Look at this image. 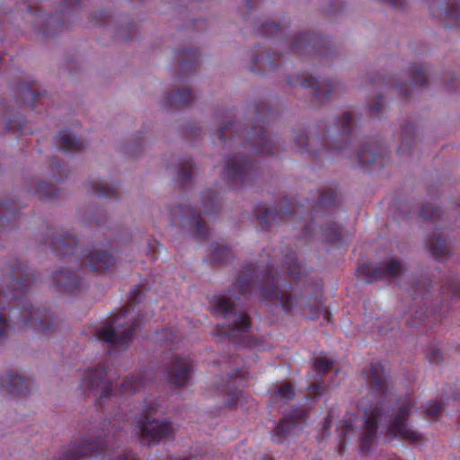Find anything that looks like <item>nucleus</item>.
<instances>
[{
  "label": "nucleus",
  "mask_w": 460,
  "mask_h": 460,
  "mask_svg": "<svg viewBox=\"0 0 460 460\" xmlns=\"http://www.w3.org/2000/svg\"><path fill=\"white\" fill-rule=\"evenodd\" d=\"M402 264L399 260H393L386 264L374 266L364 263L357 270L358 278L364 279L366 283H372L382 279H394L402 271Z\"/></svg>",
  "instance_id": "obj_14"
},
{
  "label": "nucleus",
  "mask_w": 460,
  "mask_h": 460,
  "mask_svg": "<svg viewBox=\"0 0 460 460\" xmlns=\"http://www.w3.org/2000/svg\"><path fill=\"white\" fill-rule=\"evenodd\" d=\"M171 225H178L189 232L193 237L206 239L208 229L200 217L191 207L177 206L169 208Z\"/></svg>",
  "instance_id": "obj_12"
},
{
  "label": "nucleus",
  "mask_w": 460,
  "mask_h": 460,
  "mask_svg": "<svg viewBox=\"0 0 460 460\" xmlns=\"http://www.w3.org/2000/svg\"><path fill=\"white\" fill-rule=\"evenodd\" d=\"M21 314L22 315H20V312L17 310H13L12 313L13 321L15 323H22L21 327H30L42 332H46L49 330V326L45 325L42 320L34 318V314H32L31 310L24 309Z\"/></svg>",
  "instance_id": "obj_25"
},
{
  "label": "nucleus",
  "mask_w": 460,
  "mask_h": 460,
  "mask_svg": "<svg viewBox=\"0 0 460 460\" xmlns=\"http://www.w3.org/2000/svg\"><path fill=\"white\" fill-rule=\"evenodd\" d=\"M193 372V361L189 356H174L165 370L171 386L181 387L187 384Z\"/></svg>",
  "instance_id": "obj_16"
},
{
  "label": "nucleus",
  "mask_w": 460,
  "mask_h": 460,
  "mask_svg": "<svg viewBox=\"0 0 460 460\" xmlns=\"http://www.w3.org/2000/svg\"><path fill=\"white\" fill-rule=\"evenodd\" d=\"M120 429L112 425L107 431L91 429L76 442L71 443L59 460H87L102 456L107 460H139L132 453L117 446Z\"/></svg>",
  "instance_id": "obj_4"
},
{
  "label": "nucleus",
  "mask_w": 460,
  "mask_h": 460,
  "mask_svg": "<svg viewBox=\"0 0 460 460\" xmlns=\"http://www.w3.org/2000/svg\"><path fill=\"white\" fill-rule=\"evenodd\" d=\"M331 420H332V416L331 414L329 413L326 417V420H325V424H324V428L326 429L330 423H331Z\"/></svg>",
  "instance_id": "obj_58"
},
{
  "label": "nucleus",
  "mask_w": 460,
  "mask_h": 460,
  "mask_svg": "<svg viewBox=\"0 0 460 460\" xmlns=\"http://www.w3.org/2000/svg\"><path fill=\"white\" fill-rule=\"evenodd\" d=\"M218 138L226 145L227 141H233L240 136L234 121H229L227 124L220 127L217 130Z\"/></svg>",
  "instance_id": "obj_41"
},
{
  "label": "nucleus",
  "mask_w": 460,
  "mask_h": 460,
  "mask_svg": "<svg viewBox=\"0 0 460 460\" xmlns=\"http://www.w3.org/2000/svg\"><path fill=\"white\" fill-rule=\"evenodd\" d=\"M194 164L191 158H182L178 170L179 180L184 183L191 182Z\"/></svg>",
  "instance_id": "obj_42"
},
{
  "label": "nucleus",
  "mask_w": 460,
  "mask_h": 460,
  "mask_svg": "<svg viewBox=\"0 0 460 460\" xmlns=\"http://www.w3.org/2000/svg\"><path fill=\"white\" fill-rule=\"evenodd\" d=\"M358 160L361 167H367L373 164L383 166V161L386 155V148L379 139H374L364 143L358 151Z\"/></svg>",
  "instance_id": "obj_19"
},
{
  "label": "nucleus",
  "mask_w": 460,
  "mask_h": 460,
  "mask_svg": "<svg viewBox=\"0 0 460 460\" xmlns=\"http://www.w3.org/2000/svg\"><path fill=\"white\" fill-rule=\"evenodd\" d=\"M323 42L322 37L310 32L297 34L291 45L290 51L296 54H317Z\"/></svg>",
  "instance_id": "obj_20"
},
{
  "label": "nucleus",
  "mask_w": 460,
  "mask_h": 460,
  "mask_svg": "<svg viewBox=\"0 0 460 460\" xmlns=\"http://www.w3.org/2000/svg\"><path fill=\"white\" fill-rule=\"evenodd\" d=\"M295 396L294 386L291 383L286 382L278 385L270 394L272 404L286 403Z\"/></svg>",
  "instance_id": "obj_32"
},
{
  "label": "nucleus",
  "mask_w": 460,
  "mask_h": 460,
  "mask_svg": "<svg viewBox=\"0 0 460 460\" xmlns=\"http://www.w3.org/2000/svg\"><path fill=\"white\" fill-rule=\"evenodd\" d=\"M355 118L349 111L335 120L334 125L328 128L326 135L320 139V146H310L308 137L304 132L294 130V143L298 152L318 155L325 151L342 152L351 144L354 133Z\"/></svg>",
  "instance_id": "obj_7"
},
{
  "label": "nucleus",
  "mask_w": 460,
  "mask_h": 460,
  "mask_svg": "<svg viewBox=\"0 0 460 460\" xmlns=\"http://www.w3.org/2000/svg\"><path fill=\"white\" fill-rule=\"evenodd\" d=\"M257 31L261 36L269 37L271 39H279L284 35L283 28L275 22L262 23L257 29Z\"/></svg>",
  "instance_id": "obj_40"
},
{
  "label": "nucleus",
  "mask_w": 460,
  "mask_h": 460,
  "mask_svg": "<svg viewBox=\"0 0 460 460\" xmlns=\"http://www.w3.org/2000/svg\"><path fill=\"white\" fill-rule=\"evenodd\" d=\"M406 87H407V84H398L397 85V88H398L400 93L402 95H403V96H408L409 95V90L406 89Z\"/></svg>",
  "instance_id": "obj_56"
},
{
  "label": "nucleus",
  "mask_w": 460,
  "mask_h": 460,
  "mask_svg": "<svg viewBox=\"0 0 460 460\" xmlns=\"http://www.w3.org/2000/svg\"><path fill=\"white\" fill-rule=\"evenodd\" d=\"M279 285L287 288L286 284L280 282V273L273 270L272 260H269L265 265L245 269L233 284V291L248 297L252 288L256 287L263 300L276 304L284 313L288 314L297 306L298 296H293L290 290L280 288Z\"/></svg>",
  "instance_id": "obj_3"
},
{
  "label": "nucleus",
  "mask_w": 460,
  "mask_h": 460,
  "mask_svg": "<svg viewBox=\"0 0 460 460\" xmlns=\"http://www.w3.org/2000/svg\"><path fill=\"white\" fill-rule=\"evenodd\" d=\"M59 293L65 291L74 294L82 286V279L75 272L59 268Z\"/></svg>",
  "instance_id": "obj_24"
},
{
  "label": "nucleus",
  "mask_w": 460,
  "mask_h": 460,
  "mask_svg": "<svg viewBox=\"0 0 460 460\" xmlns=\"http://www.w3.org/2000/svg\"><path fill=\"white\" fill-rule=\"evenodd\" d=\"M322 289L317 288L314 296L305 297L301 306L303 314L310 320L316 319L323 309Z\"/></svg>",
  "instance_id": "obj_22"
},
{
  "label": "nucleus",
  "mask_w": 460,
  "mask_h": 460,
  "mask_svg": "<svg viewBox=\"0 0 460 460\" xmlns=\"http://www.w3.org/2000/svg\"><path fill=\"white\" fill-rule=\"evenodd\" d=\"M211 309L215 316L226 321L223 324H217L214 333L217 342L226 340L234 345L251 349H265L261 338L247 335L252 326L250 316L246 313L237 312L229 298L224 296L216 298L211 305Z\"/></svg>",
  "instance_id": "obj_5"
},
{
  "label": "nucleus",
  "mask_w": 460,
  "mask_h": 460,
  "mask_svg": "<svg viewBox=\"0 0 460 460\" xmlns=\"http://www.w3.org/2000/svg\"><path fill=\"white\" fill-rule=\"evenodd\" d=\"M245 2H246V6H247L248 9L251 10V9H252L254 7L252 0H245Z\"/></svg>",
  "instance_id": "obj_59"
},
{
  "label": "nucleus",
  "mask_w": 460,
  "mask_h": 460,
  "mask_svg": "<svg viewBox=\"0 0 460 460\" xmlns=\"http://www.w3.org/2000/svg\"><path fill=\"white\" fill-rule=\"evenodd\" d=\"M180 69L183 73L192 72L199 66V53L197 49H182L178 52Z\"/></svg>",
  "instance_id": "obj_27"
},
{
  "label": "nucleus",
  "mask_w": 460,
  "mask_h": 460,
  "mask_svg": "<svg viewBox=\"0 0 460 460\" xmlns=\"http://www.w3.org/2000/svg\"><path fill=\"white\" fill-rule=\"evenodd\" d=\"M150 373L138 372L127 377L119 385L114 387L111 380L107 379L105 364H99L96 367L89 368L83 376L81 387L84 393L100 391L98 405L102 407L107 402L112 400L117 393L120 395H130L145 389L149 384Z\"/></svg>",
  "instance_id": "obj_6"
},
{
  "label": "nucleus",
  "mask_w": 460,
  "mask_h": 460,
  "mask_svg": "<svg viewBox=\"0 0 460 460\" xmlns=\"http://www.w3.org/2000/svg\"><path fill=\"white\" fill-rule=\"evenodd\" d=\"M344 428H345V430H344V431H346V430H348V429H351V425H350V423H346V424H345V426H344Z\"/></svg>",
  "instance_id": "obj_61"
},
{
  "label": "nucleus",
  "mask_w": 460,
  "mask_h": 460,
  "mask_svg": "<svg viewBox=\"0 0 460 460\" xmlns=\"http://www.w3.org/2000/svg\"><path fill=\"white\" fill-rule=\"evenodd\" d=\"M255 113L259 122L252 127L251 130L246 133V139L243 143V147L252 155H273L277 152L279 144L275 140V137L268 132L265 122L274 116L273 109L265 102H261L255 108Z\"/></svg>",
  "instance_id": "obj_9"
},
{
  "label": "nucleus",
  "mask_w": 460,
  "mask_h": 460,
  "mask_svg": "<svg viewBox=\"0 0 460 460\" xmlns=\"http://www.w3.org/2000/svg\"><path fill=\"white\" fill-rule=\"evenodd\" d=\"M83 263L93 271L102 272L112 267L115 260L107 252L95 250L84 253Z\"/></svg>",
  "instance_id": "obj_21"
},
{
  "label": "nucleus",
  "mask_w": 460,
  "mask_h": 460,
  "mask_svg": "<svg viewBox=\"0 0 460 460\" xmlns=\"http://www.w3.org/2000/svg\"><path fill=\"white\" fill-rule=\"evenodd\" d=\"M84 146V142L79 140L72 132L59 130V150L81 151Z\"/></svg>",
  "instance_id": "obj_31"
},
{
  "label": "nucleus",
  "mask_w": 460,
  "mask_h": 460,
  "mask_svg": "<svg viewBox=\"0 0 460 460\" xmlns=\"http://www.w3.org/2000/svg\"><path fill=\"white\" fill-rule=\"evenodd\" d=\"M137 292H139L138 286H135L130 292V299L132 304L137 303Z\"/></svg>",
  "instance_id": "obj_55"
},
{
  "label": "nucleus",
  "mask_w": 460,
  "mask_h": 460,
  "mask_svg": "<svg viewBox=\"0 0 460 460\" xmlns=\"http://www.w3.org/2000/svg\"><path fill=\"white\" fill-rule=\"evenodd\" d=\"M440 291L442 295L460 298V279L458 276L448 277L446 283L440 286Z\"/></svg>",
  "instance_id": "obj_39"
},
{
  "label": "nucleus",
  "mask_w": 460,
  "mask_h": 460,
  "mask_svg": "<svg viewBox=\"0 0 460 460\" xmlns=\"http://www.w3.org/2000/svg\"><path fill=\"white\" fill-rule=\"evenodd\" d=\"M258 175L254 162L243 155H233L226 159L223 179L234 187H243L253 182Z\"/></svg>",
  "instance_id": "obj_11"
},
{
  "label": "nucleus",
  "mask_w": 460,
  "mask_h": 460,
  "mask_svg": "<svg viewBox=\"0 0 460 460\" xmlns=\"http://www.w3.org/2000/svg\"><path fill=\"white\" fill-rule=\"evenodd\" d=\"M58 168H59V181H61L62 180V171H63V168H62V164L59 163V165H58Z\"/></svg>",
  "instance_id": "obj_60"
},
{
  "label": "nucleus",
  "mask_w": 460,
  "mask_h": 460,
  "mask_svg": "<svg viewBox=\"0 0 460 460\" xmlns=\"http://www.w3.org/2000/svg\"><path fill=\"white\" fill-rule=\"evenodd\" d=\"M288 83L290 85L299 84L305 89L310 88L312 90L313 96L320 102L327 100L333 92V85L329 80H320L313 77L312 75H296L294 78H289Z\"/></svg>",
  "instance_id": "obj_18"
},
{
  "label": "nucleus",
  "mask_w": 460,
  "mask_h": 460,
  "mask_svg": "<svg viewBox=\"0 0 460 460\" xmlns=\"http://www.w3.org/2000/svg\"><path fill=\"white\" fill-rule=\"evenodd\" d=\"M307 411L304 408L295 407L279 421L271 433V440L281 444L291 434L293 428L305 422Z\"/></svg>",
  "instance_id": "obj_17"
},
{
  "label": "nucleus",
  "mask_w": 460,
  "mask_h": 460,
  "mask_svg": "<svg viewBox=\"0 0 460 460\" xmlns=\"http://www.w3.org/2000/svg\"><path fill=\"white\" fill-rule=\"evenodd\" d=\"M59 261L62 257L72 256L77 251V240L71 234H61L59 233Z\"/></svg>",
  "instance_id": "obj_35"
},
{
  "label": "nucleus",
  "mask_w": 460,
  "mask_h": 460,
  "mask_svg": "<svg viewBox=\"0 0 460 460\" xmlns=\"http://www.w3.org/2000/svg\"><path fill=\"white\" fill-rule=\"evenodd\" d=\"M427 358L430 363L439 364L443 359V351L439 348H432L427 352Z\"/></svg>",
  "instance_id": "obj_49"
},
{
  "label": "nucleus",
  "mask_w": 460,
  "mask_h": 460,
  "mask_svg": "<svg viewBox=\"0 0 460 460\" xmlns=\"http://www.w3.org/2000/svg\"><path fill=\"white\" fill-rule=\"evenodd\" d=\"M426 246L431 255L438 261H444L451 253L446 241L437 234L427 238Z\"/></svg>",
  "instance_id": "obj_23"
},
{
  "label": "nucleus",
  "mask_w": 460,
  "mask_h": 460,
  "mask_svg": "<svg viewBox=\"0 0 460 460\" xmlns=\"http://www.w3.org/2000/svg\"><path fill=\"white\" fill-rule=\"evenodd\" d=\"M270 460H274V459H272V458H270Z\"/></svg>",
  "instance_id": "obj_64"
},
{
  "label": "nucleus",
  "mask_w": 460,
  "mask_h": 460,
  "mask_svg": "<svg viewBox=\"0 0 460 460\" xmlns=\"http://www.w3.org/2000/svg\"><path fill=\"white\" fill-rule=\"evenodd\" d=\"M337 196V185L332 184L317 191L316 201L306 199L302 204L284 197L279 210L259 204L254 208V215L261 230H268L274 223L291 222L296 225V228L302 229L299 239H305L307 243L321 235L326 243L339 248L347 240V234L342 229L335 223H329L319 229L315 224L316 220L335 208Z\"/></svg>",
  "instance_id": "obj_1"
},
{
  "label": "nucleus",
  "mask_w": 460,
  "mask_h": 460,
  "mask_svg": "<svg viewBox=\"0 0 460 460\" xmlns=\"http://www.w3.org/2000/svg\"><path fill=\"white\" fill-rule=\"evenodd\" d=\"M277 56L278 54L273 53H267L266 55H252V67L251 68L252 71L255 70V68H275L279 65L277 64Z\"/></svg>",
  "instance_id": "obj_38"
},
{
  "label": "nucleus",
  "mask_w": 460,
  "mask_h": 460,
  "mask_svg": "<svg viewBox=\"0 0 460 460\" xmlns=\"http://www.w3.org/2000/svg\"><path fill=\"white\" fill-rule=\"evenodd\" d=\"M3 383L11 392L19 394H27L31 387V380L17 373L5 375Z\"/></svg>",
  "instance_id": "obj_26"
},
{
  "label": "nucleus",
  "mask_w": 460,
  "mask_h": 460,
  "mask_svg": "<svg viewBox=\"0 0 460 460\" xmlns=\"http://www.w3.org/2000/svg\"><path fill=\"white\" fill-rule=\"evenodd\" d=\"M160 335H161V339H160L161 341L163 340V338H164L165 341H169L173 346L179 341L177 334L174 332H172V330L163 332Z\"/></svg>",
  "instance_id": "obj_53"
},
{
  "label": "nucleus",
  "mask_w": 460,
  "mask_h": 460,
  "mask_svg": "<svg viewBox=\"0 0 460 460\" xmlns=\"http://www.w3.org/2000/svg\"><path fill=\"white\" fill-rule=\"evenodd\" d=\"M410 69L412 74L411 84L424 87L428 80L426 68L420 65H412Z\"/></svg>",
  "instance_id": "obj_44"
},
{
  "label": "nucleus",
  "mask_w": 460,
  "mask_h": 460,
  "mask_svg": "<svg viewBox=\"0 0 460 460\" xmlns=\"http://www.w3.org/2000/svg\"><path fill=\"white\" fill-rule=\"evenodd\" d=\"M314 367L319 374L325 375L332 368V361L320 357L314 360Z\"/></svg>",
  "instance_id": "obj_47"
},
{
  "label": "nucleus",
  "mask_w": 460,
  "mask_h": 460,
  "mask_svg": "<svg viewBox=\"0 0 460 460\" xmlns=\"http://www.w3.org/2000/svg\"><path fill=\"white\" fill-rule=\"evenodd\" d=\"M202 208L206 215H211L219 208L220 199L214 190H208L201 196Z\"/></svg>",
  "instance_id": "obj_37"
},
{
  "label": "nucleus",
  "mask_w": 460,
  "mask_h": 460,
  "mask_svg": "<svg viewBox=\"0 0 460 460\" xmlns=\"http://www.w3.org/2000/svg\"><path fill=\"white\" fill-rule=\"evenodd\" d=\"M158 404L151 403L143 408L142 415L137 420V428L144 444L157 445L163 438L173 433L172 424L168 419L155 420Z\"/></svg>",
  "instance_id": "obj_10"
},
{
  "label": "nucleus",
  "mask_w": 460,
  "mask_h": 460,
  "mask_svg": "<svg viewBox=\"0 0 460 460\" xmlns=\"http://www.w3.org/2000/svg\"><path fill=\"white\" fill-rule=\"evenodd\" d=\"M323 315H324V319L327 321V322H331V313L325 309L324 312H323Z\"/></svg>",
  "instance_id": "obj_57"
},
{
  "label": "nucleus",
  "mask_w": 460,
  "mask_h": 460,
  "mask_svg": "<svg viewBox=\"0 0 460 460\" xmlns=\"http://www.w3.org/2000/svg\"><path fill=\"white\" fill-rule=\"evenodd\" d=\"M431 288H433V285L430 280H425L423 283L421 280H418L407 290L411 292L412 300L417 301L420 298L427 302L431 293Z\"/></svg>",
  "instance_id": "obj_34"
},
{
  "label": "nucleus",
  "mask_w": 460,
  "mask_h": 460,
  "mask_svg": "<svg viewBox=\"0 0 460 460\" xmlns=\"http://www.w3.org/2000/svg\"><path fill=\"white\" fill-rule=\"evenodd\" d=\"M402 144L399 147L398 152L402 155L404 151V148L407 147L410 142L412 140L415 134V127L413 124H408L402 128Z\"/></svg>",
  "instance_id": "obj_46"
},
{
  "label": "nucleus",
  "mask_w": 460,
  "mask_h": 460,
  "mask_svg": "<svg viewBox=\"0 0 460 460\" xmlns=\"http://www.w3.org/2000/svg\"><path fill=\"white\" fill-rule=\"evenodd\" d=\"M193 100L194 95L190 91H175L168 95L167 104L170 109H181L190 106Z\"/></svg>",
  "instance_id": "obj_29"
},
{
  "label": "nucleus",
  "mask_w": 460,
  "mask_h": 460,
  "mask_svg": "<svg viewBox=\"0 0 460 460\" xmlns=\"http://www.w3.org/2000/svg\"><path fill=\"white\" fill-rule=\"evenodd\" d=\"M383 98L381 95L376 96L375 102L369 106V111L373 115H378L382 110Z\"/></svg>",
  "instance_id": "obj_52"
},
{
  "label": "nucleus",
  "mask_w": 460,
  "mask_h": 460,
  "mask_svg": "<svg viewBox=\"0 0 460 460\" xmlns=\"http://www.w3.org/2000/svg\"><path fill=\"white\" fill-rule=\"evenodd\" d=\"M9 331L10 326L8 325L6 320L2 315H0V343L6 339Z\"/></svg>",
  "instance_id": "obj_51"
},
{
  "label": "nucleus",
  "mask_w": 460,
  "mask_h": 460,
  "mask_svg": "<svg viewBox=\"0 0 460 460\" xmlns=\"http://www.w3.org/2000/svg\"><path fill=\"white\" fill-rule=\"evenodd\" d=\"M232 258V251L226 246H220L218 243H212L209 247V261L211 264H220L227 262Z\"/></svg>",
  "instance_id": "obj_33"
},
{
  "label": "nucleus",
  "mask_w": 460,
  "mask_h": 460,
  "mask_svg": "<svg viewBox=\"0 0 460 460\" xmlns=\"http://www.w3.org/2000/svg\"><path fill=\"white\" fill-rule=\"evenodd\" d=\"M281 270L293 279H299L302 274V269L297 262L296 253L292 250H288L281 258Z\"/></svg>",
  "instance_id": "obj_28"
},
{
  "label": "nucleus",
  "mask_w": 460,
  "mask_h": 460,
  "mask_svg": "<svg viewBox=\"0 0 460 460\" xmlns=\"http://www.w3.org/2000/svg\"><path fill=\"white\" fill-rule=\"evenodd\" d=\"M129 307L123 308L119 314L109 319L95 332L94 337L103 341L113 349H126L136 333L140 331L139 320H135L128 325Z\"/></svg>",
  "instance_id": "obj_8"
},
{
  "label": "nucleus",
  "mask_w": 460,
  "mask_h": 460,
  "mask_svg": "<svg viewBox=\"0 0 460 460\" xmlns=\"http://www.w3.org/2000/svg\"><path fill=\"white\" fill-rule=\"evenodd\" d=\"M446 7L440 10V16L448 21L460 22V0H444Z\"/></svg>",
  "instance_id": "obj_36"
},
{
  "label": "nucleus",
  "mask_w": 460,
  "mask_h": 460,
  "mask_svg": "<svg viewBox=\"0 0 460 460\" xmlns=\"http://www.w3.org/2000/svg\"><path fill=\"white\" fill-rule=\"evenodd\" d=\"M442 410V404L439 402H431L427 404L425 412L429 417L435 418L437 417Z\"/></svg>",
  "instance_id": "obj_50"
},
{
  "label": "nucleus",
  "mask_w": 460,
  "mask_h": 460,
  "mask_svg": "<svg viewBox=\"0 0 460 460\" xmlns=\"http://www.w3.org/2000/svg\"><path fill=\"white\" fill-rule=\"evenodd\" d=\"M362 375L369 385V392L358 403L365 420L359 447L361 451H368L376 439L379 421L390 412L386 404L391 401V394L385 368L380 362L371 363Z\"/></svg>",
  "instance_id": "obj_2"
},
{
  "label": "nucleus",
  "mask_w": 460,
  "mask_h": 460,
  "mask_svg": "<svg viewBox=\"0 0 460 460\" xmlns=\"http://www.w3.org/2000/svg\"><path fill=\"white\" fill-rule=\"evenodd\" d=\"M420 217L426 221L434 220L441 217V211L439 208L427 204L421 207Z\"/></svg>",
  "instance_id": "obj_45"
},
{
  "label": "nucleus",
  "mask_w": 460,
  "mask_h": 460,
  "mask_svg": "<svg viewBox=\"0 0 460 460\" xmlns=\"http://www.w3.org/2000/svg\"><path fill=\"white\" fill-rule=\"evenodd\" d=\"M172 460H191V459L189 457H182V458H174Z\"/></svg>",
  "instance_id": "obj_62"
},
{
  "label": "nucleus",
  "mask_w": 460,
  "mask_h": 460,
  "mask_svg": "<svg viewBox=\"0 0 460 460\" xmlns=\"http://www.w3.org/2000/svg\"><path fill=\"white\" fill-rule=\"evenodd\" d=\"M441 319L442 316L440 313L428 312V309L426 308L425 311L423 309L415 311L411 320L408 322V324L411 327L423 324L431 328V323H437L441 321Z\"/></svg>",
  "instance_id": "obj_30"
},
{
  "label": "nucleus",
  "mask_w": 460,
  "mask_h": 460,
  "mask_svg": "<svg viewBox=\"0 0 460 460\" xmlns=\"http://www.w3.org/2000/svg\"><path fill=\"white\" fill-rule=\"evenodd\" d=\"M308 390L310 392V395L318 397L323 393V385L320 382H314L309 385Z\"/></svg>",
  "instance_id": "obj_54"
},
{
  "label": "nucleus",
  "mask_w": 460,
  "mask_h": 460,
  "mask_svg": "<svg viewBox=\"0 0 460 460\" xmlns=\"http://www.w3.org/2000/svg\"><path fill=\"white\" fill-rule=\"evenodd\" d=\"M81 0H62V7L59 5V20H61V14L64 15L66 12V8L70 10H75L79 7ZM63 25L61 24V21H59V30Z\"/></svg>",
  "instance_id": "obj_48"
},
{
  "label": "nucleus",
  "mask_w": 460,
  "mask_h": 460,
  "mask_svg": "<svg viewBox=\"0 0 460 460\" xmlns=\"http://www.w3.org/2000/svg\"><path fill=\"white\" fill-rule=\"evenodd\" d=\"M89 185L92 187L94 194H96L99 197L113 199H116L118 198V194L115 189L108 186L104 182L93 183L92 181H89Z\"/></svg>",
  "instance_id": "obj_43"
},
{
  "label": "nucleus",
  "mask_w": 460,
  "mask_h": 460,
  "mask_svg": "<svg viewBox=\"0 0 460 460\" xmlns=\"http://www.w3.org/2000/svg\"><path fill=\"white\" fill-rule=\"evenodd\" d=\"M248 382V374L240 369H236L231 375H228L226 383L218 384L217 389L227 396L226 405L228 407L243 406V401L247 402V396L244 395L239 387L245 386Z\"/></svg>",
  "instance_id": "obj_15"
},
{
  "label": "nucleus",
  "mask_w": 460,
  "mask_h": 460,
  "mask_svg": "<svg viewBox=\"0 0 460 460\" xmlns=\"http://www.w3.org/2000/svg\"><path fill=\"white\" fill-rule=\"evenodd\" d=\"M429 12H430V14H431V15H433V16L435 15V12H434V10L432 9V7H430V8H429Z\"/></svg>",
  "instance_id": "obj_63"
},
{
  "label": "nucleus",
  "mask_w": 460,
  "mask_h": 460,
  "mask_svg": "<svg viewBox=\"0 0 460 460\" xmlns=\"http://www.w3.org/2000/svg\"><path fill=\"white\" fill-rule=\"evenodd\" d=\"M396 406H398L397 411L388 424V433L412 444L420 442L421 436L408 426L409 415L413 404L406 402L401 405L396 403Z\"/></svg>",
  "instance_id": "obj_13"
}]
</instances>
